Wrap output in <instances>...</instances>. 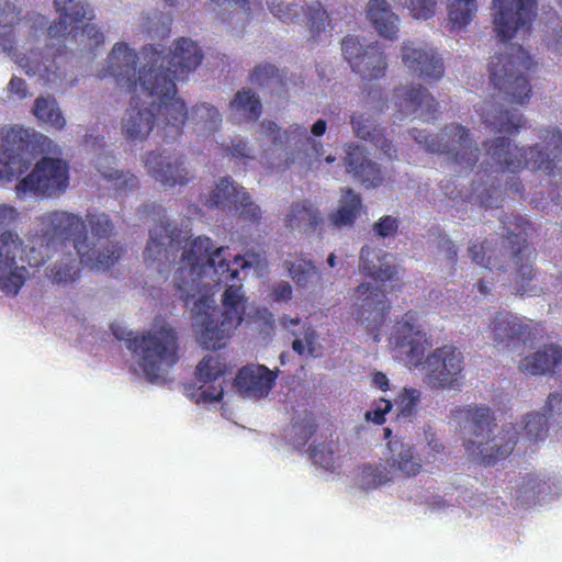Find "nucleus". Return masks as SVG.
Instances as JSON below:
<instances>
[{
	"instance_id": "obj_1",
	"label": "nucleus",
	"mask_w": 562,
	"mask_h": 562,
	"mask_svg": "<svg viewBox=\"0 0 562 562\" xmlns=\"http://www.w3.org/2000/svg\"><path fill=\"white\" fill-rule=\"evenodd\" d=\"M139 57L125 42L112 47L106 67L99 78H113L115 86L131 94V106L122 123V132L130 140H144L155 125V111L158 112L166 142L177 139L189 119L186 102L176 97L175 80H183L201 64L203 53L195 42L180 37L173 49L165 55L161 45H145Z\"/></svg>"
},
{
	"instance_id": "obj_2",
	"label": "nucleus",
	"mask_w": 562,
	"mask_h": 562,
	"mask_svg": "<svg viewBox=\"0 0 562 562\" xmlns=\"http://www.w3.org/2000/svg\"><path fill=\"white\" fill-rule=\"evenodd\" d=\"M190 237L188 231L166 223L150 232V240L143 254L146 262L166 266L175 262L180 250H183L181 266L176 273L175 286L179 292L180 300L186 305L195 296L193 290L198 286L206 267L213 269L218 284H227L229 281L241 284L238 278L239 270L249 266L243 256L236 255L231 261L226 257L227 248L214 249L211 238L198 236L188 243ZM158 271L161 272L162 268L158 267Z\"/></svg>"
},
{
	"instance_id": "obj_3",
	"label": "nucleus",
	"mask_w": 562,
	"mask_h": 562,
	"mask_svg": "<svg viewBox=\"0 0 562 562\" xmlns=\"http://www.w3.org/2000/svg\"><path fill=\"white\" fill-rule=\"evenodd\" d=\"M40 234L32 240L26 252L31 267H41L55 252L66 249L70 243L76 255L65 256L50 269L48 278L55 284H68L78 280L80 263L91 270L106 271L119 260L122 249L112 245L103 251H97L88 245L81 216L67 211H52L38 217Z\"/></svg>"
},
{
	"instance_id": "obj_4",
	"label": "nucleus",
	"mask_w": 562,
	"mask_h": 562,
	"mask_svg": "<svg viewBox=\"0 0 562 562\" xmlns=\"http://www.w3.org/2000/svg\"><path fill=\"white\" fill-rule=\"evenodd\" d=\"M416 311H407L396 322L390 337V345L406 355L413 367L423 364L425 383L432 390H451L462 385L464 380L462 352L453 345L434 349L424 359L426 347L431 342L419 323Z\"/></svg>"
},
{
	"instance_id": "obj_5",
	"label": "nucleus",
	"mask_w": 562,
	"mask_h": 562,
	"mask_svg": "<svg viewBox=\"0 0 562 562\" xmlns=\"http://www.w3.org/2000/svg\"><path fill=\"white\" fill-rule=\"evenodd\" d=\"M502 225L506 232L499 248H493L488 239L473 241L469 246V254L473 262L490 271H504L509 262L515 266V282L517 293L520 295H536L537 289L529 288L535 277L533 261L536 249L528 243V231L532 224L519 214H505Z\"/></svg>"
},
{
	"instance_id": "obj_6",
	"label": "nucleus",
	"mask_w": 562,
	"mask_h": 562,
	"mask_svg": "<svg viewBox=\"0 0 562 562\" xmlns=\"http://www.w3.org/2000/svg\"><path fill=\"white\" fill-rule=\"evenodd\" d=\"M539 144L517 146L505 136L484 143L487 160L496 170L517 175L524 169L554 176L562 169V132L558 127L541 131Z\"/></svg>"
},
{
	"instance_id": "obj_7",
	"label": "nucleus",
	"mask_w": 562,
	"mask_h": 562,
	"mask_svg": "<svg viewBox=\"0 0 562 562\" xmlns=\"http://www.w3.org/2000/svg\"><path fill=\"white\" fill-rule=\"evenodd\" d=\"M111 331L116 339L126 342L145 379L150 383L162 380L180 359L178 333L170 324L155 323L149 330L134 336L120 324H112Z\"/></svg>"
},
{
	"instance_id": "obj_8",
	"label": "nucleus",
	"mask_w": 562,
	"mask_h": 562,
	"mask_svg": "<svg viewBox=\"0 0 562 562\" xmlns=\"http://www.w3.org/2000/svg\"><path fill=\"white\" fill-rule=\"evenodd\" d=\"M222 303L223 311L211 296L203 295L192 307L198 340L204 349L216 350L225 347L232 331L243 322L247 303L243 285L227 284Z\"/></svg>"
},
{
	"instance_id": "obj_9",
	"label": "nucleus",
	"mask_w": 562,
	"mask_h": 562,
	"mask_svg": "<svg viewBox=\"0 0 562 562\" xmlns=\"http://www.w3.org/2000/svg\"><path fill=\"white\" fill-rule=\"evenodd\" d=\"M454 417L464 420V448L469 457H473L484 465H494L506 459L517 443V432L513 428L502 429L491 437L495 418L488 407L467 406L458 408Z\"/></svg>"
},
{
	"instance_id": "obj_10",
	"label": "nucleus",
	"mask_w": 562,
	"mask_h": 562,
	"mask_svg": "<svg viewBox=\"0 0 562 562\" xmlns=\"http://www.w3.org/2000/svg\"><path fill=\"white\" fill-rule=\"evenodd\" d=\"M58 19L48 26V46H57L55 55H61L67 43H75L80 52L93 53L104 43V35L93 23L92 10L83 0H54Z\"/></svg>"
},
{
	"instance_id": "obj_11",
	"label": "nucleus",
	"mask_w": 562,
	"mask_h": 562,
	"mask_svg": "<svg viewBox=\"0 0 562 562\" xmlns=\"http://www.w3.org/2000/svg\"><path fill=\"white\" fill-rule=\"evenodd\" d=\"M509 52L492 57L488 64L490 82L508 103L529 102L532 88L526 74L536 66L533 58L521 46L510 44Z\"/></svg>"
},
{
	"instance_id": "obj_12",
	"label": "nucleus",
	"mask_w": 562,
	"mask_h": 562,
	"mask_svg": "<svg viewBox=\"0 0 562 562\" xmlns=\"http://www.w3.org/2000/svg\"><path fill=\"white\" fill-rule=\"evenodd\" d=\"M409 134L427 151L445 154L463 168L472 169L479 161V146L471 137L469 130L461 124L446 125L440 135H431L418 128L411 130Z\"/></svg>"
},
{
	"instance_id": "obj_13",
	"label": "nucleus",
	"mask_w": 562,
	"mask_h": 562,
	"mask_svg": "<svg viewBox=\"0 0 562 562\" xmlns=\"http://www.w3.org/2000/svg\"><path fill=\"white\" fill-rule=\"evenodd\" d=\"M69 186V166L60 158L43 157L15 186L18 198H49L64 193Z\"/></svg>"
},
{
	"instance_id": "obj_14",
	"label": "nucleus",
	"mask_w": 562,
	"mask_h": 562,
	"mask_svg": "<svg viewBox=\"0 0 562 562\" xmlns=\"http://www.w3.org/2000/svg\"><path fill=\"white\" fill-rule=\"evenodd\" d=\"M538 0H492L494 30L501 42H508L519 31L529 32L537 18Z\"/></svg>"
},
{
	"instance_id": "obj_15",
	"label": "nucleus",
	"mask_w": 562,
	"mask_h": 562,
	"mask_svg": "<svg viewBox=\"0 0 562 562\" xmlns=\"http://www.w3.org/2000/svg\"><path fill=\"white\" fill-rule=\"evenodd\" d=\"M21 249L22 240L16 234H0V289L5 295L15 296L29 278L27 269L16 265Z\"/></svg>"
},
{
	"instance_id": "obj_16",
	"label": "nucleus",
	"mask_w": 562,
	"mask_h": 562,
	"mask_svg": "<svg viewBox=\"0 0 562 562\" xmlns=\"http://www.w3.org/2000/svg\"><path fill=\"white\" fill-rule=\"evenodd\" d=\"M401 58L407 70L419 79L431 83L439 81L445 75V63L440 54L427 46H415L405 42Z\"/></svg>"
},
{
	"instance_id": "obj_17",
	"label": "nucleus",
	"mask_w": 562,
	"mask_h": 562,
	"mask_svg": "<svg viewBox=\"0 0 562 562\" xmlns=\"http://www.w3.org/2000/svg\"><path fill=\"white\" fill-rule=\"evenodd\" d=\"M225 204L233 206L246 221L257 223L260 220L259 206L251 201L248 192L243 187L236 186L229 177L221 178L205 201V205L209 207Z\"/></svg>"
},
{
	"instance_id": "obj_18",
	"label": "nucleus",
	"mask_w": 562,
	"mask_h": 562,
	"mask_svg": "<svg viewBox=\"0 0 562 562\" xmlns=\"http://www.w3.org/2000/svg\"><path fill=\"white\" fill-rule=\"evenodd\" d=\"M394 99L400 119L416 114L425 122H432L438 117V102L429 91L420 85L396 89Z\"/></svg>"
},
{
	"instance_id": "obj_19",
	"label": "nucleus",
	"mask_w": 562,
	"mask_h": 562,
	"mask_svg": "<svg viewBox=\"0 0 562 562\" xmlns=\"http://www.w3.org/2000/svg\"><path fill=\"white\" fill-rule=\"evenodd\" d=\"M145 167L151 177L164 186H184L191 180L189 170L184 167L182 155H164L149 151L144 160Z\"/></svg>"
},
{
	"instance_id": "obj_20",
	"label": "nucleus",
	"mask_w": 562,
	"mask_h": 562,
	"mask_svg": "<svg viewBox=\"0 0 562 562\" xmlns=\"http://www.w3.org/2000/svg\"><path fill=\"white\" fill-rule=\"evenodd\" d=\"M277 374L263 364H248L240 368L234 379L237 393L244 398L266 397L274 385Z\"/></svg>"
},
{
	"instance_id": "obj_21",
	"label": "nucleus",
	"mask_w": 562,
	"mask_h": 562,
	"mask_svg": "<svg viewBox=\"0 0 562 562\" xmlns=\"http://www.w3.org/2000/svg\"><path fill=\"white\" fill-rule=\"evenodd\" d=\"M490 326L494 341L505 348L517 350L531 340L530 326L509 312H497Z\"/></svg>"
},
{
	"instance_id": "obj_22",
	"label": "nucleus",
	"mask_w": 562,
	"mask_h": 562,
	"mask_svg": "<svg viewBox=\"0 0 562 562\" xmlns=\"http://www.w3.org/2000/svg\"><path fill=\"white\" fill-rule=\"evenodd\" d=\"M476 112L482 122L495 133L516 135L527 127V120L519 111L503 109L491 100L484 101Z\"/></svg>"
},
{
	"instance_id": "obj_23",
	"label": "nucleus",
	"mask_w": 562,
	"mask_h": 562,
	"mask_svg": "<svg viewBox=\"0 0 562 562\" xmlns=\"http://www.w3.org/2000/svg\"><path fill=\"white\" fill-rule=\"evenodd\" d=\"M356 293L362 301L358 312L359 319L373 323L374 327L379 328L391 310L384 291L369 283H361L356 288Z\"/></svg>"
},
{
	"instance_id": "obj_24",
	"label": "nucleus",
	"mask_w": 562,
	"mask_h": 562,
	"mask_svg": "<svg viewBox=\"0 0 562 562\" xmlns=\"http://www.w3.org/2000/svg\"><path fill=\"white\" fill-rule=\"evenodd\" d=\"M346 169L356 179L367 187H380L384 182V176L380 166L369 159L362 146L350 144L345 157Z\"/></svg>"
},
{
	"instance_id": "obj_25",
	"label": "nucleus",
	"mask_w": 562,
	"mask_h": 562,
	"mask_svg": "<svg viewBox=\"0 0 562 562\" xmlns=\"http://www.w3.org/2000/svg\"><path fill=\"white\" fill-rule=\"evenodd\" d=\"M304 22L308 27L313 38H317L322 32L329 25V15L319 2L303 7L299 4H289L283 11V23Z\"/></svg>"
},
{
	"instance_id": "obj_26",
	"label": "nucleus",
	"mask_w": 562,
	"mask_h": 562,
	"mask_svg": "<svg viewBox=\"0 0 562 562\" xmlns=\"http://www.w3.org/2000/svg\"><path fill=\"white\" fill-rule=\"evenodd\" d=\"M350 125L356 137L371 142L390 159L397 157L396 148L386 137V130L375 125L370 117L362 113H352L350 115Z\"/></svg>"
},
{
	"instance_id": "obj_27",
	"label": "nucleus",
	"mask_w": 562,
	"mask_h": 562,
	"mask_svg": "<svg viewBox=\"0 0 562 562\" xmlns=\"http://www.w3.org/2000/svg\"><path fill=\"white\" fill-rule=\"evenodd\" d=\"M323 223L319 209L310 200L292 203L284 218L286 227L303 234H314Z\"/></svg>"
},
{
	"instance_id": "obj_28",
	"label": "nucleus",
	"mask_w": 562,
	"mask_h": 562,
	"mask_svg": "<svg viewBox=\"0 0 562 562\" xmlns=\"http://www.w3.org/2000/svg\"><path fill=\"white\" fill-rule=\"evenodd\" d=\"M387 257L389 254L381 249L363 246L360 251L359 269L361 273L380 282L397 279V268L384 262Z\"/></svg>"
},
{
	"instance_id": "obj_29",
	"label": "nucleus",
	"mask_w": 562,
	"mask_h": 562,
	"mask_svg": "<svg viewBox=\"0 0 562 562\" xmlns=\"http://www.w3.org/2000/svg\"><path fill=\"white\" fill-rule=\"evenodd\" d=\"M562 361V347L550 344L544 345L531 356L519 362V370L531 375H542L552 372Z\"/></svg>"
},
{
	"instance_id": "obj_30",
	"label": "nucleus",
	"mask_w": 562,
	"mask_h": 562,
	"mask_svg": "<svg viewBox=\"0 0 562 562\" xmlns=\"http://www.w3.org/2000/svg\"><path fill=\"white\" fill-rule=\"evenodd\" d=\"M367 15L380 36L394 40L398 33V16L386 0H370Z\"/></svg>"
},
{
	"instance_id": "obj_31",
	"label": "nucleus",
	"mask_w": 562,
	"mask_h": 562,
	"mask_svg": "<svg viewBox=\"0 0 562 562\" xmlns=\"http://www.w3.org/2000/svg\"><path fill=\"white\" fill-rule=\"evenodd\" d=\"M389 64L386 55L379 43H371L366 46L364 54L353 67L364 80H376L385 76Z\"/></svg>"
},
{
	"instance_id": "obj_32",
	"label": "nucleus",
	"mask_w": 562,
	"mask_h": 562,
	"mask_svg": "<svg viewBox=\"0 0 562 562\" xmlns=\"http://www.w3.org/2000/svg\"><path fill=\"white\" fill-rule=\"evenodd\" d=\"M283 145L285 149H290L293 145L292 157L286 158L293 162L296 158H306L312 156H319L322 145L317 143L303 126H295L290 131L283 132Z\"/></svg>"
},
{
	"instance_id": "obj_33",
	"label": "nucleus",
	"mask_w": 562,
	"mask_h": 562,
	"mask_svg": "<svg viewBox=\"0 0 562 562\" xmlns=\"http://www.w3.org/2000/svg\"><path fill=\"white\" fill-rule=\"evenodd\" d=\"M81 221L85 225V233H87L88 227L92 237L98 241L102 239L109 240V238L114 234V224L106 213L99 211H88L86 213L85 220L81 217ZM86 236H88V234H86ZM87 238L89 247L97 251H103L112 245L119 246L122 251H124L123 247L117 243L109 241L102 248H97L95 244L90 243L89 237ZM121 255H123V252H121ZM122 256H120V258Z\"/></svg>"
},
{
	"instance_id": "obj_34",
	"label": "nucleus",
	"mask_w": 562,
	"mask_h": 562,
	"mask_svg": "<svg viewBox=\"0 0 562 562\" xmlns=\"http://www.w3.org/2000/svg\"><path fill=\"white\" fill-rule=\"evenodd\" d=\"M387 448L390 450V464L403 473L405 476H415L422 471L420 460L414 456L413 446L402 440H389Z\"/></svg>"
},
{
	"instance_id": "obj_35",
	"label": "nucleus",
	"mask_w": 562,
	"mask_h": 562,
	"mask_svg": "<svg viewBox=\"0 0 562 562\" xmlns=\"http://www.w3.org/2000/svg\"><path fill=\"white\" fill-rule=\"evenodd\" d=\"M286 263L288 272L297 288L310 290L322 284V273L312 260L301 256Z\"/></svg>"
},
{
	"instance_id": "obj_36",
	"label": "nucleus",
	"mask_w": 562,
	"mask_h": 562,
	"mask_svg": "<svg viewBox=\"0 0 562 562\" xmlns=\"http://www.w3.org/2000/svg\"><path fill=\"white\" fill-rule=\"evenodd\" d=\"M21 10L11 0H0V27L9 29L0 35V50L11 53L15 48L13 27L22 20Z\"/></svg>"
},
{
	"instance_id": "obj_37",
	"label": "nucleus",
	"mask_w": 562,
	"mask_h": 562,
	"mask_svg": "<svg viewBox=\"0 0 562 562\" xmlns=\"http://www.w3.org/2000/svg\"><path fill=\"white\" fill-rule=\"evenodd\" d=\"M231 111L249 122L257 121L262 113V104L257 93L250 89L238 90L229 102Z\"/></svg>"
},
{
	"instance_id": "obj_38",
	"label": "nucleus",
	"mask_w": 562,
	"mask_h": 562,
	"mask_svg": "<svg viewBox=\"0 0 562 562\" xmlns=\"http://www.w3.org/2000/svg\"><path fill=\"white\" fill-rule=\"evenodd\" d=\"M32 112L38 121L46 123L58 131L63 130L66 125V120L56 99L50 95L36 98Z\"/></svg>"
},
{
	"instance_id": "obj_39",
	"label": "nucleus",
	"mask_w": 562,
	"mask_h": 562,
	"mask_svg": "<svg viewBox=\"0 0 562 562\" xmlns=\"http://www.w3.org/2000/svg\"><path fill=\"white\" fill-rule=\"evenodd\" d=\"M361 209V198L352 189H346L342 195V204L330 216L331 224L336 227L352 225Z\"/></svg>"
},
{
	"instance_id": "obj_40",
	"label": "nucleus",
	"mask_w": 562,
	"mask_h": 562,
	"mask_svg": "<svg viewBox=\"0 0 562 562\" xmlns=\"http://www.w3.org/2000/svg\"><path fill=\"white\" fill-rule=\"evenodd\" d=\"M448 18L454 27H465L477 12L476 0H449Z\"/></svg>"
},
{
	"instance_id": "obj_41",
	"label": "nucleus",
	"mask_w": 562,
	"mask_h": 562,
	"mask_svg": "<svg viewBox=\"0 0 562 562\" xmlns=\"http://www.w3.org/2000/svg\"><path fill=\"white\" fill-rule=\"evenodd\" d=\"M226 372V363L220 355L205 356L196 366V379L206 384L212 383L223 376Z\"/></svg>"
},
{
	"instance_id": "obj_42",
	"label": "nucleus",
	"mask_w": 562,
	"mask_h": 562,
	"mask_svg": "<svg viewBox=\"0 0 562 562\" xmlns=\"http://www.w3.org/2000/svg\"><path fill=\"white\" fill-rule=\"evenodd\" d=\"M27 165L13 148L0 149V180L11 181L14 176L23 172Z\"/></svg>"
},
{
	"instance_id": "obj_43",
	"label": "nucleus",
	"mask_w": 562,
	"mask_h": 562,
	"mask_svg": "<svg viewBox=\"0 0 562 562\" xmlns=\"http://www.w3.org/2000/svg\"><path fill=\"white\" fill-rule=\"evenodd\" d=\"M191 121L196 126L215 131L222 122V116L214 105L210 103H201L196 104L192 109Z\"/></svg>"
},
{
	"instance_id": "obj_44",
	"label": "nucleus",
	"mask_w": 562,
	"mask_h": 562,
	"mask_svg": "<svg viewBox=\"0 0 562 562\" xmlns=\"http://www.w3.org/2000/svg\"><path fill=\"white\" fill-rule=\"evenodd\" d=\"M389 481L391 476L385 467L364 464L360 469L359 484L362 490H374Z\"/></svg>"
},
{
	"instance_id": "obj_45",
	"label": "nucleus",
	"mask_w": 562,
	"mask_h": 562,
	"mask_svg": "<svg viewBox=\"0 0 562 562\" xmlns=\"http://www.w3.org/2000/svg\"><path fill=\"white\" fill-rule=\"evenodd\" d=\"M420 391L413 387H405L394 400L397 418L409 419L415 413L420 401Z\"/></svg>"
},
{
	"instance_id": "obj_46",
	"label": "nucleus",
	"mask_w": 562,
	"mask_h": 562,
	"mask_svg": "<svg viewBox=\"0 0 562 562\" xmlns=\"http://www.w3.org/2000/svg\"><path fill=\"white\" fill-rule=\"evenodd\" d=\"M317 425L312 413L304 412L302 418L292 423L293 445L297 448L304 447L311 437L316 432Z\"/></svg>"
},
{
	"instance_id": "obj_47",
	"label": "nucleus",
	"mask_w": 562,
	"mask_h": 562,
	"mask_svg": "<svg viewBox=\"0 0 562 562\" xmlns=\"http://www.w3.org/2000/svg\"><path fill=\"white\" fill-rule=\"evenodd\" d=\"M524 429L530 441H543L549 430L548 416L544 413L527 414Z\"/></svg>"
},
{
	"instance_id": "obj_48",
	"label": "nucleus",
	"mask_w": 562,
	"mask_h": 562,
	"mask_svg": "<svg viewBox=\"0 0 562 562\" xmlns=\"http://www.w3.org/2000/svg\"><path fill=\"white\" fill-rule=\"evenodd\" d=\"M295 339L292 341L293 350L300 356L317 357V335L312 327L306 328L300 335L295 334Z\"/></svg>"
},
{
	"instance_id": "obj_49",
	"label": "nucleus",
	"mask_w": 562,
	"mask_h": 562,
	"mask_svg": "<svg viewBox=\"0 0 562 562\" xmlns=\"http://www.w3.org/2000/svg\"><path fill=\"white\" fill-rule=\"evenodd\" d=\"M341 50L345 59L349 63L350 67L353 69L356 66V61L362 57L364 54L366 46H363L358 37L355 36H346L341 42Z\"/></svg>"
},
{
	"instance_id": "obj_50",
	"label": "nucleus",
	"mask_w": 562,
	"mask_h": 562,
	"mask_svg": "<svg viewBox=\"0 0 562 562\" xmlns=\"http://www.w3.org/2000/svg\"><path fill=\"white\" fill-rule=\"evenodd\" d=\"M437 0H408L407 9L417 20H428L436 13Z\"/></svg>"
},
{
	"instance_id": "obj_51",
	"label": "nucleus",
	"mask_w": 562,
	"mask_h": 562,
	"mask_svg": "<svg viewBox=\"0 0 562 562\" xmlns=\"http://www.w3.org/2000/svg\"><path fill=\"white\" fill-rule=\"evenodd\" d=\"M278 68L270 64L258 65L250 72L248 81L258 87L268 86L277 77Z\"/></svg>"
},
{
	"instance_id": "obj_52",
	"label": "nucleus",
	"mask_w": 562,
	"mask_h": 562,
	"mask_svg": "<svg viewBox=\"0 0 562 562\" xmlns=\"http://www.w3.org/2000/svg\"><path fill=\"white\" fill-rule=\"evenodd\" d=\"M392 406L391 401L381 397L373 402L371 409L366 412V419L375 425H382L385 423V415L392 409Z\"/></svg>"
},
{
	"instance_id": "obj_53",
	"label": "nucleus",
	"mask_w": 562,
	"mask_h": 562,
	"mask_svg": "<svg viewBox=\"0 0 562 562\" xmlns=\"http://www.w3.org/2000/svg\"><path fill=\"white\" fill-rule=\"evenodd\" d=\"M310 457L315 464L324 469H331L335 465L334 452L327 449L324 443L311 447Z\"/></svg>"
},
{
	"instance_id": "obj_54",
	"label": "nucleus",
	"mask_w": 562,
	"mask_h": 562,
	"mask_svg": "<svg viewBox=\"0 0 562 562\" xmlns=\"http://www.w3.org/2000/svg\"><path fill=\"white\" fill-rule=\"evenodd\" d=\"M398 220L391 215L382 216L374 225L373 231L380 237H392L397 233Z\"/></svg>"
},
{
	"instance_id": "obj_55",
	"label": "nucleus",
	"mask_w": 562,
	"mask_h": 562,
	"mask_svg": "<svg viewBox=\"0 0 562 562\" xmlns=\"http://www.w3.org/2000/svg\"><path fill=\"white\" fill-rule=\"evenodd\" d=\"M479 201L482 206L485 209H494L499 207V203L503 201L502 190L499 187H492L490 189H484L479 194Z\"/></svg>"
},
{
	"instance_id": "obj_56",
	"label": "nucleus",
	"mask_w": 562,
	"mask_h": 562,
	"mask_svg": "<svg viewBox=\"0 0 562 562\" xmlns=\"http://www.w3.org/2000/svg\"><path fill=\"white\" fill-rule=\"evenodd\" d=\"M29 132L22 127H12L7 133L8 143L16 144V150L27 149Z\"/></svg>"
},
{
	"instance_id": "obj_57",
	"label": "nucleus",
	"mask_w": 562,
	"mask_h": 562,
	"mask_svg": "<svg viewBox=\"0 0 562 562\" xmlns=\"http://www.w3.org/2000/svg\"><path fill=\"white\" fill-rule=\"evenodd\" d=\"M227 151L228 155H231L235 159H252L250 155V148L248 147L247 142L239 137L232 139V146L227 147Z\"/></svg>"
},
{
	"instance_id": "obj_58",
	"label": "nucleus",
	"mask_w": 562,
	"mask_h": 562,
	"mask_svg": "<svg viewBox=\"0 0 562 562\" xmlns=\"http://www.w3.org/2000/svg\"><path fill=\"white\" fill-rule=\"evenodd\" d=\"M254 323L261 326V330H269L273 328V315L267 307H258L254 314L249 315Z\"/></svg>"
},
{
	"instance_id": "obj_59",
	"label": "nucleus",
	"mask_w": 562,
	"mask_h": 562,
	"mask_svg": "<svg viewBox=\"0 0 562 562\" xmlns=\"http://www.w3.org/2000/svg\"><path fill=\"white\" fill-rule=\"evenodd\" d=\"M547 416L562 415V394L551 393L543 406Z\"/></svg>"
},
{
	"instance_id": "obj_60",
	"label": "nucleus",
	"mask_w": 562,
	"mask_h": 562,
	"mask_svg": "<svg viewBox=\"0 0 562 562\" xmlns=\"http://www.w3.org/2000/svg\"><path fill=\"white\" fill-rule=\"evenodd\" d=\"M106 178L114 179L116 181H120L123 179L122 183L119 184V189H133L138 186V179L136 176L132 173H124L123 171H115L114 173L105 175Z\"/></svg>"
},
{
	"instance_id": "obj_61",
	"label": "nucleus",
	"mask_w": 562,
	"mask_h": 562,
	"mask_svg": "<svg viewBox=\"0 0 562 562\" xmlns=\"http://www.w3.org/2000/svg\"><path fill=\"white\" fill-rule=\"evenodd\" d=\"M10 92L20 99H24L29 95L26 82L16 76H13L9 81L8 86Z\"/></svg>"
},
{
	"instance_id": "obj_62",
	"label": "nucleus",
	"mask_w": 562,
	"mask_h": 562,
	"mask_svg": "<svg viewBox=\"0 0 562 562\" xmlns=\"http://www.w3.org/2000/svg\"><path fill=\"white\" fill-rule=\"evenodd\" d=\"M373 384L383 392L390 389V381L385 373L376 371L372 374Z\"/></svg>"
},
{
	"instance_id": "obj_63",
	"label": "nucleus",
	"mask_w": 562,
	"mask_h": 562,
	"mask_svg": "<svg viewBox=\"0 0 562 562\" xmlns=\"http://www.w3.org/2000/svg\"><path fill=\"white\" fill-rule=\"evenodd\" d=\"M14 209L5 205H0V229L7 227L13 218Z\"/></svg>"
},
{
	"instance_id": "obj_64",
	"label": "nucleus",
	"mask_w": 562,
	"mask_h": 562,
	"mask_svg": "<svg viewBox=\"0 0 562 562\" xmlns=\"http://www.w3.org/2000/svg\"><path fill=\"white\" fill-rule=\"evenodd\" d=\"M506 191L521 196L524 193V184L521 180L518 177L512 178V180L506 183Z\"/></svg>"
}]
</instances>
